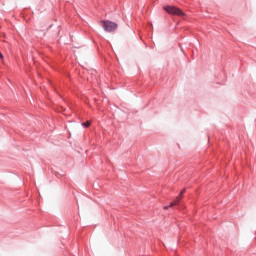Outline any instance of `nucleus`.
Listing matches in <instances>:
<instances>
[{
  "instance_id": "f257e3e1",
  "label": "nucleus",
  "mask_w": 256,
  "mask_h": 256,
  "mask_svg": "<svg viewBox=\"0 0 256 256\" xmlns=\"http://www.w3.org/2000/svg\"><path fill=\"white\" fill-rule=\"evenodd\" d=\"M164 11H167L169 15H176L178 17H185V12L175 6H164Z\"/></svg>"
},
{
  "instance_id": "f03ea898",
  "label": "nucleus",
  "mask_w": 256,
  "mask_h": 256,
  "mask_svg": "<svg viewBox=\"0 0 256 256\" xmlns=\"http://www.w3.org/2000/svg\"><path fill=\"white\" fill-rule=\"evenodd\" d=\"M101 24L104 30L108 33H113V31H116L118 27L117 23L111 22L109 20H102Z\"/></svg>"
},
{
  "instance_id": "7ed1b4c3",
  "label": "nucleus",
  "mask_w": 256,
  "mask_h": 256,
  "mask_svg": "<svg viewBox=\"0 0 256 256\" xmlns=\"http://www.w3.org/2000/svg\"><path fill=\"white\" fill-rule=\"evenodd\" d=\"M181 201V196H178L176 200H174L170 206H164V209H169V207H175V205H179V202Z\"/></svg>"
},
{
  "instance_id": "20e7f679",
  "label": "nucleus",
  "mask_w": 256,
  "mask_h": 256,
  "mask_svg": "<svg viewBox=\"0 0 256 256\" xmlns=\"http://www.w3.org/2000/svg\"><path fill=\"white\" fill-rule=\"evenodd\" d=\"M82 125H83V127H90L91 126V122L87 121V122L83 123Z\"/></svg>"
},
{
  "instance_id": "39448f33",
  "label": "nucleus",
  "mask_w": 256,
  "mask_h": 256,
  "mask_svg": "<svg viewBox=\"0 0 256 256\" xmlns=\"http://www.w3.org/2000/svg\"><path fill=\"white\" fill-rule=\"evenodd\" d=\"M185 189H183L181 192H180V195L178 197H180L181 199H183V195H185Z\"/></svg>"
},
{
  "instance_id": "423d86ee",
  "label": "nucleus",
  "mask_w": 256,
  "mask_h": 256,
  "mask_svg": "<svg viewBox=\"0 0 256 256\" xmlns=\"http://www.w3.org/2000/svg\"><path fill=\"white\" fill-rule=\"evenodd\" d=\"M4 57H3V54L0 52V59H3Z\"/></svg>"
}]
</instances>
